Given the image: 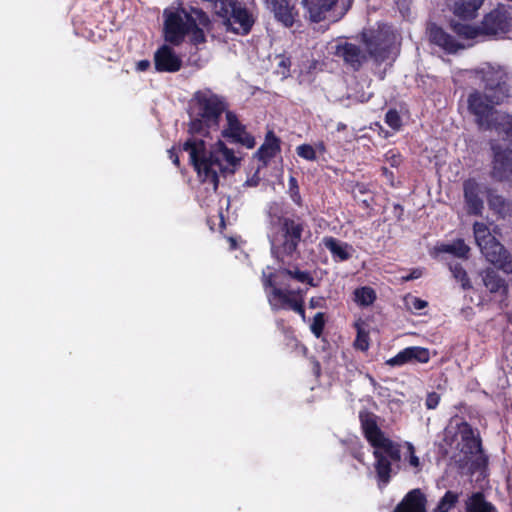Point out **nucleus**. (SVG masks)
<instances>
[{"label":"nucleus","instance_id":"1","mask_svg":"<svg viewBox=\"0 0 512 512\" xmlns=\"http://www.w3.org/2000/svg\"><path fill=\"white\" fill-rule=\"evenodd\" d=\"M183 151L189 152L190 162L200 180L211 184L214 190L219 186V174L225 173L227 169L223 162L231 166H236L240 162L234 151L221 140L207 150L203 139L190 137L183 143Z\"/></svg>","mask_w":512,"mask_h":512},{"label":"nucleus","instance_id":"2","mask_svg":"<svg viewBox=\"0 0 512 512\" xmlns=\"http://www.w3.org/2000/svg\"><path fill=\"white\" fill-rule=\"evenodd\" d=\"M269 217L277 228L271 239V255L282 266L290 265L309 226L302 215L293 210L283 211L279 205L270 208Z\"/></svg>","mask_w":512,"mask_h":512},{"label":"nucleus","instance_id":"3","mask_svg":"<svg viewBox=\"0 0 512 512\" xmlns=\"http://www.w3.org/2000/svg\"><path fill=\"white\" fill-rule=\"evenodd\" d=\"M378 416L363 409L359 411V421L363 436L374 448V469L379 488L386 487L392 478V462L401 460V445L386 437L378 425Z\"/></svg>","mask_w":512,"mask_h":512},{"label":"nucleus","instance_id":"4","mask_svg":"<svg viewBox=\"0 0 512 512\" xmlns=\"http://www.w3.org/2000/svg\"><path fill=\"white\" fill-rule=\"evenodd\" d=\"M163 16L166 42L179 46L188 35L193 45L206 42L203 28L210 25V19L202 9L179 4L177 7L166 8Z\"/></svg>","mask_w":512,"mask_h":512},{"label":"nucleus","instance_id":"5","mask_svg":"<svg viewBox=\"0 0 512 512\" xmlns=\"http://www.w3.org/2000/svg\"><path fill=\"white\" fill-rule=\"evenodd\" d=\"M192 102L195 118L190 120L188 132L191 135L207 136L211 129L216 130L219 127L221 116L227 111L228 104L224 97L208 88L196 91Z\"/></svg>","mask_w":512,"mask_h":512},{"label":"nucleus","instance_id":"6","mask_svg":"<svg viewBox=\"0 0 512 512\" xmlns=\"http://www.w3.org/2000/svg\"><path fill=\"white\" fill-rule=\"evenodd\" d=\"M499 228L493 233L487 224L476 221L473 224L475 242L488 262L506 274H512V254L496 238Z\"/></svg>","mask_w":512,"mask_h":512},{"label":"nucleus","instance_id":"7","mask_svg":"<svg viewBox=\"0 0 512 512\" xmlns=\"http://www.w3.org/2000/svg\"><path fill=\"white\" fill-rule=\"evenodd\" d=\"M489 94L474 91L469 94L467 99L468 110L475 117V123L479 130H496L498 133L506 130V122H511V115L498 114L494 106L497 105L491 101Z\"/></svg>","mask_w":512,"mask_h":512},{"label":"nucleus","instance_id":"8","mask_svg":"<svg viewBox=\"0 0 512 512\" xmlns=\"http://www.w3.org/2000/svg\"><path fill=\"white\" fill-rule=\"evenodd\" d=\"M506 122L504 143L495 140L490 142L492 151L490 176L498 182H508L512 186V119Z\"/></svg>","mask_w":512,"mask_h":512},{"label":"nucleus","instance_id":"9","mask_svg":"<svg viewBox=\"0 0 512 512\" xmlns=\"http://www.w3.org/2000/svg\"><path fill=\"white\" fill-rule=\"evenodd\" d=\"M215 13L223 18L228 26L239 25L233 30L237 33L248 34L254 24L251 13L241 3L232 0H216L214 4Z\"/></svg>","mask_w":512,"mask_h":512},{"label":"nucleus","instance_id":"10","mask_svg":"<svg viewBox=\"0 0 512 512\" xmlns=\"http://www.w3.org/2000/svg\"><path fill=\"white\" fill-rule=\"evenodd\" d=\"M261 281L267 293L268 301L274 310L286 309L291 299L295 295V291L284 290L279 287L282 284L279 273H275L268 266L262 271Z\"/></svg>","mask_w":512,"mask_h":512},{"label":"nucleus","instance_id":"11","mask_svg":"<svg viewBox=\"0 0 512 512\" xmlns=\"http://www.w3.org/2000/svg\"><path fill=\"white\" fill-rule=\"evenodd\" d=\"M451 431L447 428L445 432L444 441L448 445H452L456 434L460 435L461 438V448L460 451L465 455L474 456L483 452L482 449V440L480 438L479 433H475L473 427L465 420H461L456 423V431L449 437Z\"/></svg>","mask_w":512,"mask_h":512},{"label":"nucleus","instance_id":"12","mask_svg":"<svg viewBox=\"0 0 512 512\" xmlns=\"http://www.w3.org/2000/svg\"><path fill=\"white\" fill-rule=\"evenodd\" d=\"M225 116L227 125L222 130V136L233 143L241 144L248 149H252L256 144L255 138L247 132L245 125L239 121L236 113L227 110Z\"/></svg>","mask_w":512,"mask_h":512},{"label":"nucleus","instance_id":"13","mask_svg":"<svg viewBox=\"0 0 512 512\" xmlns=\"http://www.w3.org/2000/svg\"><path fill=\"white\" fill-rule=\"evenodd\" d=\"M480 27L483 35L506 34L512 28V17L504 6H498L484 16Z\"/></svg>","mask_w":512,"mask_h":512},{"label":"nucleus","instance_id":"14","mask_svg":"<svg viewBox=\"0 0 512 512\" xmlns=\"http://www.w3.org/2000/svg\"><path fill=\"white\" fill-rule=\"evenodd\" d=\"M485 93L489 94L491 101L501 104L510 96V85L504 73L489 70L483 75Z\"/></svg>","mask_w":512,"mask_h":512},{"label":"nucleus","instance_id":"15","mask_svg":"<svg viewBox=\"0 0 512 512\" xmlns=\"http://www.w3.org/2000/svg\"><path fill=\"white\" fill-rule=\"evenodd\" d=\"M481 184L474 178L463 182V197L466 213L470 216H482L484 201Z\"/></svg>","mask_w":512,"mask_h":512},{"label":"nucleus","instance_id":"16","mask_svg":"<svg viewBox=\"0 0 512 512\" xmlns=\"http://www.w3.org/2000/svg\"><path fill=\"white\" fill-rule=\"evenodd\" d=\"M337 2L338 0H302L309 20L314 23L326 20L336 22L338 18L333 15V11Z\"/></svg>","mask_w":512,"mask_h":512},{"label":"nucleus","instance_id":"17","mask_svg":"<svg viewBox=\"0 0 512 512\" xmlns=\"http://www.w3.org/2000/svg\"><path fill=\"white\" fill-rule=\"evenodd\" d=\"M266 8L274 15L277 22L291 28L298 16V10L290 0H265Z\"/></svg>","mask_w":512,"mask_h":512},{"label":"nucleus","instance_id":"18","mask_svg":"<svg viewBox=\"0 0 512 512\" xmlns=\"http://www.w3.org/2000/svg\"><path fill=\"white\" fill-rule=\"evenodd\" d=\"M430 360V351L425 347L410 346L399 351L395 356L386 360V365L390 367H401L409 363H428Z\"/></svg>","mask_w":512,"mask_h":512},{"label":"nucleus","instance_id":"19","mask_svg":"<svg viewBox=\"0 0 512 512\" xmlns=\"http://www.w3.org/2000/svg\"><path fill=\"white\" fill-rule=\"evenodd\" d=\"M335 55L341 58L353 71H359L368 60L366 52L360 46L350 42L337 45Z\"/></svg>","mask_w":512,"mask_h":512},{"label":"nucleus","instance_id":"20","mask_svg":"<svg viewBox=\"0 0 512 512\" xmlns=\"http://www.w3.org/2000/svg\"><path fill=\"white\" fill-rule=\"evenodd\" d=\"M154 65L158 72L174 73L181 69L182 60L170 46L163 45L154 54Z\"/></svg>","mask_w":512,"mask_h":512},{"label":"nucleus","instance_id":"21","mask_svg":"<svg viewBox=\"0 0 512 512\" xmlns=\"http://www.w3.org/2000/svg\"><path fill=\"white\" fill-rule=\"evenodd\" d=\"M426 506V495L420 488H415L406 493L393 512H427Z\"/></svg>","mask_w":512,"mask_h":512},{"label":"nucleus","instance_id":"22","mask_svg":"<svg viewBox=\"0 0 512 512\" xmlns=\"http://www.w3.org/2000/svg\"><path fill=\"white\" fill-rule=\"evenodd\" d=\"M281 151V140L273 130L267 131L264 142L255 152L254 157L265 167Z\"/></svg>","mask_w":512,"mask_h":512},{"label":"nucleus","instance_id":"23","mask_svg":"<svg viewBox=\"0 0 512 512\" xmlns=\"http://www.w3.org/2000/svg\"><path fill=\"white\" fill-rule=\"evenodd\" d=\"M363 42L368 58L376 65H381L389 58L390 46L379 36L364 37Z\"/></svg>","mask_w":512,"mask_h":512},{"label":"nucleus","instance_id":"24","mask_svg":"<svg viewBox=\"0 0 512 512\" xmlns=\"http://www.w3.org/2000/svg\"><path fill=\"white\" fill-rule=\"evenodd\" d=\"M322 244L331 253L336 262H345L352 257L353 246L347 242L341 241L333 236H325Z\"/></svg>","mask_w":512,"mask_h":512},{"label":"nucleus","instance_id":"25","mask_svg":"<svg viewBox=\"0 0 512 512\" xmlns=\"http://www.w3.org/2000/svg\"><path fill=\"white\" fill-rule=\"evenodd\" d=\"M429 40L448 53H455L463 47L452 35L435 24L429 28Z\"/></svg>","mask_w":512,"mask_h":512},{"label":"nucleus","instance_id":"26","mask_svg":"<svg viewBox=\"0 0 512 512\" xmlns=\"http://www.w3.org/2000/svg\"><path fill=\"white\" fill-rule=\"evenodd\" d=\"M482 281L484 286L492 294L499 293L502 296L508 294V284L503 277L494 269L486 268L481 272Z\"/></svg>","mask_w":512,"mask_h":512},{"label":"nucleus","instance_id":"27","mask_svg":"<svg viewBox=\"0 0 512 512\" xmlns=\"http://www.w3.org/2000/svg\"><path fill=\"white\" fill-rule=\"evenodd\" d=\"M434 250L436 253H449L464 260H467L470 255V247L462 238H457L452 243L437 244Z\"/></svg>","mask_w":512,"mask_h":512},{"label":"nucleus","instance_id":"28","mask_svg":"<svg viewBox=\"0 0 512 512\" xmlns=\"http://www.w3.org/2000/svg\"><path fill=\"white\" fill-rule=\"evenodd\" d=\"M465 512H498L496 507L488 502L482 492H474L465 503Z\"/></svg>","mask_w":512,"mask_h":512},{"label":"nucleus","instance_id":"29","mask_svg":"<svg viewBox=\"0 0 512 512\" xmlns=\"http://www.w3.org/2000/svg\"><path fill=\"white\" fill-rule=\"evenodd\" d=\"M483 2L484 0H459L455 3L454 14L463 20L473 19Z\"/></svg>","mask_w":512,"mask_h":512},{"label":"nucleus","instance_id":"30","mask_svg":"<svg viewBox=\"0 0 512 512\" xmlns=\"http://www.w3.org/2000/svg\"><path fill=\"white\" fill-rule=\"evenodd\" d=\"M275 273H279V277L282 278L284 276H289L293 280L307 284L311 287L318 286V283L315 282L314 277L311 275L309 271H301L298 268L290 269L287 267H280L278 270L274 271Z\"/></svg>","mask_w":512,"mask_h":512},{"label":"nucleus","instance_id":"31","mask_svg":"<svg viewBox=\"0 0 512 512\" xmlns=\"http://www.w3.org/2000/svg\"><path fill=\"white\" fill-rule=\"evenodd\" d=\"M353 327L356 329L354 348L363 352L367 351L370 346V337L369 331L365 328V322L359 318L354 322Z\"/></svg>","mask_w":512,"mask_h":512},{"label":"nucleus","instance_id":"32","mask_svg":"<svg viewBox=\"0 0 512 512\" xmlns=\"http://www.w3.org/2000/svg\"><path fill=\"white\" fill-rule=\"evenodd\" d=\"M376 299V291L370 286L358 287L353 292V301L360 307L371 306Z\"/></svg>","mask_w":512,"mask_h":512},{"label":"nucleus","instance_id":"33","mask_svg":"<svg viewBox=\"0 0 512 512\" xmlns=\"http://www.w3.org/2000/svg\"><path fill=\"white\" fill-rule=\"evenodd\" d=\"M487 201L489 208L502 218L511 212L512 205L501 195L489 193Z\"/></svg>","mask_w":512,"mask_h":512},{"label":"nucleus","instance_id":"34","mask_svg":"<svg viewBox=\"0 0 512 512\" xmlns=\"http://www.w3.org/2000/svg\"><path fill=\"white\" fill-rule=\"evenodd\" d=\"M460 493L447 490L432 512H450L459 502Z\"/></svg>","mask_w":512,"mask_h":512},{"label":"nucleus","instance_id":"35","mask_svg":"<svg viewBox=\"0 0 512 512\" xmlns=\"http://www.w3.org/2000/svg\"><path fill=\"white\" fill-rule=\"evenodd\" d=\"M449 270L452 273L453 278L460 283L461 288L463 290L472 289V284L470 278L467 274V271L463 267V265L459 262H451L449 263Z\"/></svg>","mask_w":512,"mask_h":512},{"label":"nucleus","instance_id":"36","mask_svg":"<svg viewBox=\"0 0 512 512\" xmlns=\"http://www.w3.org/2000/svg\"><path fill=\"white\" fill-rule=\"evenodd\" d=\"M451 28L458 36L463 37L465 39H475L479 35H483L480 25L472 26L470 24L452 22Z\"/></svg>","mask_w":512,"mask_h":512},{"label":"nucleus","instance_id":"37","mask_svg":"<svg viewBox=\"0 0 512 512\" xmlns=\"http://www.w3.org/2000/svg\"><path fill=\"white\" fill-rule=\"evenodd\" d=\"M288 193H289V196L290 198L292 199V201L297 205V206H302V197H301V194H300V189H299V185H298V181L297 179L294 177V176H290L289 177V180H288Z\"/></svg>","mask_w":512,"mask_h":512},{"label":"nucleus","instance_id":"38","mask_svg":"<svg viewBox=\"0 0 512 512\" xmlns=\"http://www.w3.org/2000/svg\"><path fill=\"white\" fill-rule=\"evenodd\" d=\"M296 153L300 158L307 161L317 160L316 149L310 144L304 143L296 147Z\"/></svg>","mask_w":512,"mask_h":512},{"label":"nucleus","instance_id":"39","mask_svg":"<svg viewBox=\"0 0 512 512\" xmlns=\"http://www.w3.org/2000/svg\"><path fill=\"white\" fill-rule=\"evenodd\" d=\"M324 327H325V314L322 312H318L313 317V321L311 323L310 330L317 338H319L323 334Z\"/></svg>","mask_w":512,"mask_h":512},{"label":"nucleus","instance_id":"40","mask_svg":"<svg viewBox=\"0 0 512 512\" xmlns=\"http://www.w3.org/2000/svg\"><path fill=\"white\" fill-rule=\"evenodd\" d=\"M385 123L395 131L402 126L401 117L396 109H389L385 114Z\"/></svg>","mask_w":512,"mask_h":512},{"label":"nucleus","instance_id":"41","mask_svg":"<svg viewBox=\"0 0 512 512\" xmlns=\"http://www.w3.org/2000/svg\"><path fill=\"white\" fill-rule=\"evenodd\" d=\"M384 158L385 161L393 168H398L403 162L401 153L395 149L388 150L385 153Z\"/></svg>","mask_w":512,"mask_h":512},{"label":"nucleus","instance_id":"42","mask_svg":"<svg viewBox=\"0 0 512 512\" xmlns=\"http://www.w3.org/2000/svg\"><path fill=\"white\" fill-rule=\"evenodd\" d=\"M406 445H407V449H408V453H409V456H408L409 465L412 466L413 468H415L416 472L421 471L420 459L415 454V448H414L413 444L410 442H407Z\"/></svg>","mask_w":512,"mask_h":512},{"label":"nucleus","instance_id":"43","mask_svg":"<svg viewBox=\"0 0 512 512\" xmlns=\"http://www.w3.org/2000/svg\"><path fill=\"white\" fill-rule=\"evenodd\" d=\"M440 402V396L436 392H431L426 397L425 405L427 409H435Z\"/></svg>","mask_w":512,"mask_h":512},{"label":"nucleus","instance_id":"44","mask_svg":"<svg viewBox=\"0 0 512 512\" xmlns=\"http://www.w3.org/2000/svg\"><path fill=\"white\" fill-rule=\"evenodd\" d=\"M181 150H183V144L179 145L178 148L176 146H173L171 149L168 150L169 158L171 159L173 164L175 166H177V167L180 166V160H179L178 152L181 151Z\"/></svg>","mask_w":512,"mask_h":512},{"label":"nucleus","instance_id":"45","mask_svg":"<svg viewBox=\"0 0 512 512\" xmlns=\"http://www.w3.org/2000/svg\"><path fill=\"white\" fill-rule=\"evenodd\" d=\"M325 305H326V299L322 296L312 297L309 301V307L312 309L324 308Z\"/></svg>","mask_w":512,"mask_h":512},{"label":"nucleus","instance_id":"46","mask_svg":"<svg viewBox=\"0 0 512 512\" xmlns=\"http://www.w3.org/2000/svg\"><path fill=\"white\" fill-rule=\"evenodd\" d=\"M412 308L419 311L427 307L428 303L418 297H413L411 301Z\"/></svg>","mask_w":512,"mask_h":512},{"label":"nucleus","instance_id":"47","mask_svg":"<svg viewBox=\"0 0 512 512\" xmlns=\"http://www.w3.org/2000/svg\"><path fill=\"white\" fill-rule=\"evenodd\" d=\"M303 305H304V303H303V300L301 298L300 299H296V298L293 297L291 299L290 303L288 304V306L286 307V309H291L294 312H296Z\"/></svg>","mask_w":512,"mask_h":512},{"label":"nucleus","instance_id":"48","mask_svg":"<svg viewBox=\"0 0 512 512\" xmlns=\"http://www.w3.org/2000/svg\"><path fill=\"white\" fill-rule=\"evenodd\" d=\"M381 174L393 186L394 178H395L394 173L391 170H389L387 167L383 166V167H381Z\"/></svg>","mask_w":512,"mask_h":512},{"label":"nucleus","instance_id":"49","mask_svg":"<svg viewBox=\"0 0 512 512\" xmlns=\"http://www.w3.org/2000/svg\"><path fill=\"white\" fill-rule=\"evenodd\" d=\"M150 67V61L149 60H140L136 64V68L138 71L144 72L148 70Z\"/></svg>","mask_w":512,"mask_h":512},{"label":"nucleus","instance_id":"50","mask_svg":"<svg viewBox=\"0 0 512 512\" xmlns=\"http://www.w3.org/2000/svg\"><path fill=\"white\" fill-rule=\"evenodd\" d=\"M393 209H394V214L397 217V219L401 220L402 216H403V212H404L403 206L400 204H394Z\"/></svg>","mask_w":512,"mask_h":512},{"label":"nucleus","instance_id":"51","mask_svg":"<svg viewBox=\"0 0 512 512\" xmlns=\"http://www.w3.org/2000/svg\"><path fill=\"white\" fill-rule=\"evenodd\" d=\"M314 149H316V153L319 152L320 154L326 153V144L324 141H319L315 144Z\"/></svg>","mask_w":512,"mask_h":512},{"label":"nucleus","instance_id":"52","mask_svg":"<svg viewBox=\"0 0 512 512\" xmlns=\"http://www.w3.org/2000/svg\"><path fill=\"white\" fill-rule=\"evenodd\" d=\"M396 2L399 5L400 10H404L409 8V4L412 0H396Z\"/></svg>","mask_w":512,"mask_h":512},{"label":"nucleus","instance_id":"53","mask_svg":"<svg viewBox=\"0 0 512 512\" xmlns=\"http://www.w3.org/2000/svg\"><path fill=\"white\" fill-rule=\"evenodd\" d=\"M296 313H298L302 317V319L305 320L306 315L304 305L301 308H299V310H297Z\"/></svg>","mask_w":512,"mask_h":512},{"label":"nucleus","instance_id":"54","mask_svg":"<svg viewBox=\"0 0 512 512\" xmlns=\"http://www.w3.org/2000/svg\"><path fill=\"white\" fill-rule=\"evenodd\" d=\"M417 277H418V275H416V273L413 272L409 276L406 277V280H412V279H415Z\"/></svg>","mask_w":512,"mask_h":512},{"label":"nucleus","instance_id":"55","mask_svg":"<svg viewBox=\"0 0 512 512\" xmlns=\"http://www.w3.org/2000/svg\"><path fill=\"white\" fill-rule=\"evenodd\" d=\"M362 456H363V453H359V454H354V457L359 460L360 462L362 461Z\"/></svg>","mask_w":512,"mask_h":512},{"label":"nucleus","instance_id":"56","mask_svg":"<svg viewBox=\"0 0 512 512\" xmlns=\"http://www.w3.org/2000/svg\"><path fill=\"white\" fill-rule=\"evenodd\" d=\"M345 128H346L345 124H343V123H339L338 124V127H337L338 130H342V129H345Z\"/></svg>","mask_w":512,"mask_h":512}]
</instances>
